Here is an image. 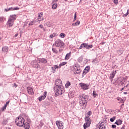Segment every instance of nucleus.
Segmentation results:
<instances>
[{
  "label": "nucleus",
  "instance_id": "a18cd8bd",
  "mask_svg": "<svg viewBox=\"0 0 129 129\" xmlns=\"http://www.w3.org/2000/svg\"><path fill=\"white\" fill-rule=\"evenodd\" d=\"M128 15H129V14H128V12H127L126 14L123 15V17L125 18V17H127Z\"/></svg>",
  "mask_w": 129,
  "mask_h": 129
},
{
  "label": "nucleus",
  "instance_id": "dca6fc26",
  "mask_svg": "<svg viewBox=\"0 0 129 129\" xmlns=\"http://www.w3.org/2000/svg\"><path fill=\"white\" fill-rule=\"evenodd\" d=\"M80 85L82 89H83L84 90H87V89H88V86L86 84L81 83L80 84Z\"/></svg>",
  "mask_w": 129,
  "mask_h": 129
},
{
  "label": "nucleus",
  "instance_id": "a19ab883",
  "mask_svg": "<svg viewBox=\"0 0 129 129\" xmlns=\"http://www.w3.org/2000/svg\"><path fill=\"white\" fill-rule=\"evenodd\" d=\"M60 36L61 38H65V37H66L65 33H60Z\"/></svg>",
  "mask_w": 129,
  "mask_h": 129
},
{
  "label": "nucleus",
  "instance_id": "c756f323",
  "mask_svg": "<svg viewBox=\"0 0 129 129\" xmlns=\"http://www.w3.org/2000/svg\"><path fill=\"white\" fill-rule=\"evenodd\" d=\"M52 51L53 53H55V54H58V53H59V51L54 47L52 48Z\"/></svg>",
  "mask_w": 129,
  "mask_h": 129
},
{
  "label": "nucleus",
  "instance_id": "6e6552de",
  "mask_svg": "<svg viewBox=\"0 0 129 129\" xmlns=\"http://www.w3.org/2000/svg\"><path fill=\"white\" fill-rule=\"evenodd\" d=\"M74 74H79L81 72L80 67L78 64L74 66Z\"/></svg>",
  "mask_w": 129,
  "mask_h": 129
},
{
  "label": "nucleus",
  "instance_id": "680f3d73",
  "mask_svg": "<svg viewBox=\"0 0 129 129\" xmlns=\"http://www.w3.org/2000/svg\"><path fill=\"white\" fill-rule=\"evenodd\" d=\"M123 105H124V104H122L120 106V109H121L122 108V106H123Z\"/></svg>",
  "mask_w": 129,
  "mask_h": 129
},
{
  "label": "nucleus",
  "instance_id": "7ed1b4c3",
  "mask_svg": "<svg viewBox=\"0 0 129 129\" xmlns=\"http://www.w3.org/2000/svg\"><path fill=\"white\" fill-rule=\"evenodd\" d=\"M25 122V119L23 117H17L15 120V123L18 126H23Z\"/></svg>",
  "mask_w": 129,
  "mask_h": 129
},
{
  "label": "nucleus",
  "instance_id": "5701e85b",
  "mask_svg": "<svg viewBox=\"0 0 129 129\" xmlns=\"http://www.w3.org/2000/svg\"><path fill=\"white\" fill-rule=\"evenodd\" d=\"M122 123V120L120 119H118L115 122V124H117V125H119Z\"/></svg>",
  "mask_w": 129,
  "mask_h": 129
},
{
  "label": "nucleus",
  "instance_id": "0e129e2a",
  "mask_svg": "<svg viewBox=\"0 0 129 129\" xmlns=\"http://www.w3.org/2000/svg\"><path fill=\"white\" fill-rule=\"evenodd\" d=\"M127 86H128V84H127V85H126L124 87H125V88H127Z\"/></svg>",
  "mask_w": 129,
  "mask_h": 129
},
{
  "label": "nucleus",
  "instance_id": "09e8293b",
  "mask_svg": "<svg viewBox=\"0 0 129 129\" xmlns=\"http://www.w3.org/2000/svg\"><path fill=\"white\" fill-rule=\"evenodd\" d=\"M6 108H7V106L4 105V106L2 107V110L4 111V110H5V109H6Z\"/></svg>",
  "mask_w": 129,
  "mask_h": 129
},
{
  "label": "nucleus",
  "instance_id": "c85d7f7f",
  "mask_svg": "<svg viewBox=\"0 0 129 129\" xmlns=\"http://www.w3.org/2000/svg\"><path fill=\"white\" fill-rule=\"evenodd\" d=\"M80 25V21H78L77 22L72 24V26L75 27L76 26H79Z\"/></svg>",
  "mask_w": 129,
  "mask_h": 129
},
{
  "label": "nucleus",
  "instance_id": "ddd939ff",
  "mask_svg": "<svg viewBox=\"0 0 129 129\" xmlns=\"http://www.w3.org/2000/svg\"><path fill=\"white\" fill-rule=\"evenodd\" d=\"M46 96H47V92L45 91L43 93V95L38 97L39 101H42V100H44L46 98Z\"/></svg>",
  "mask_w": 129,
  "mask_h": 129
},
{
  "label": "nucleus",
  "instance_id": "6e6d98bb",
  "mask_svg": "<svg viewBox=\"0 0 129 129\" xmlns=\"http://www.w3.org/2000/svg\"><path fill=\"white\" fill-rule=\"evenodd\" d=\"M59 53H61V52H63V49H61V48H59Z\"/></svg>",
  "mask_w": 129,
  "mask_h": 129
},
{
  "label": "nucleus",
  "instance_id": "37998d69",
  "mask_svg": "<svg viewBox=\"0 0 129 129\" xmlns=\"http://www.w3.org/2000/svg\"><path fill=\"white\" fill-rule=\"evenodd\" d=\"M18 10H20V8L15 7V8H13V11H18Z\"/></svg>",
  "mask_w": 129,
  "mask_h": 129
},
{
  "label": "nucleus",
  "instance_id": "e2e57ef3",
  "mask_svg": "<svg viewBox=\"0 0 129 129\" xmlns=\"http://www.w3.org/2000/svg\"><path fill=\"white\" fill-rule=\"evenodd\" d=\"M101 45H104V44H105V42L103 41L101 43Z\"/></svg>",
  "mask_w": 129,
  "mask_h": 129
},
{
  "label": "nucleus",
  "instance_id": "72a5a7b5",
  "mask_svg": "<svg viewBox=\"0 0 129 129\" xmlns=\"http://www.w3.org/2000/svg\"><path fill=\"white\" fill-rule=\"evenodd\" d=\"M117 100H118L119 101H120V103H123V102H124L123 101V99H121V98H119V97L117 98Z\"/></svg>",
  "mask_w": 129,
  "mask_h": 129
},
{
  "label": "nucleus",
  "instance_id": "603ef678",
  "mask_svg": "<svg viewBox=\"0 0 129 129\" xmlns=\"http://www.w3.org/2000/svg\"><path fill=\"white\" fill-rule=\"evenodd\" d=\"M116 125H114V124L112 125V128H116Z\"/></svg>",
  "mask_w": 129,
  "mask_h": 129
},
{
  "label": "nucleus",
  "instance_id": "79ce46f5",
  "mask_svg": "<svg viewBox=\"0 0 129 129\" xmlns=\"http://www.w3.org/2000/svg\"><path fill=\"white\" fill-rule=\"evenodd\" d=\"M8 122V119H7V120L5 119L3 121V124H7Z\"/></svg>",
  "mask_w": 129,
  "mask_h": 129
},
{
  "label": "nucleus",
  "instance_id": "aec40b11",
  "mask_svg": "<svg viewBox=\"0 0 129 129\" xmlns=\"http://www.w3.org/2000/svg\"><path fill=\"white\" fill-rule=\"evenodd\" d=\"M59 68V66H57V65H54V67H52L51 68L52 69V73H55V72H56V69H58Z\"/></svg>",
  "mask_w": 129,
  "mask_h": 129
},
{
  "label": "nucleus",
  "instance_id": "de8ad7c7",
  "mask_svg": "<svg viewBox=\"0 0 129 129\" xmlns=\"http://www.w3.org/2000/svg\"><path fill=\"white\" fill-rule=\"evenodd\" d=\"M76 20H77V17L76 16V13H75V15H74V21H76Z\"/></svg>",
  "mask_w": 129,
  "mask_h": 129
},
{
  "label": "nucleus",
  "instance_id": "20e7f679",
  "mask_svg": "<svg viewBox=\"0 0 129 129\" xmlns=\"http://www.w3.org/2000/svg\"><path fill=\"white\" fill-rule=\"evenodd\" d=\"M54 46L58 48H64V42L60 39H57L52 45L53 47H54Z\"/></svg>",
  "mask_w": 129,
  "mask_h": 129
},
{
  "label": "nucleus",
  "instance_id": "0eeeda50",
  "mask_svg": "<svg viewBox=\"0 0 129 129\" xmlns=\"http://www.w3.org/2000/svg\"><path fill=\"white\" fill-rule=\"evenodd\" d=\"M82 48H85V49H87V50H89L90 49L93 48V45H88V43H83L82 44H81L79 49L81 50V49H82Z\"/></svg>",
  "mask_w": 129,
  "mask_h": 129
},
{
  "label": "nucleus",
  "instance_id": "c9c22d12",
  "mask_svg": "<svg viewBox=\"0 0 129 129\" xmlns=\"http://www.w3.org/2000/svg\"><path fill=\"white\" fill-rule=\"evenodd\" d=\"M125 79L124 80V81H120V83L119 84L120 85H121L122 86H123L124 85V82H125Z\"/></svg>",
  "mask_w": 129,
  "mask_h": 129
},
{
  "label": "nucleus",
  "instance_id": "bb28decb",
  "mask_svg": "<svg viewBox=\"0 0 129 129\" xmlns=\"http://www.w3.org/2000/svg\"><path fill=\"white\" fill-rule=\"evenodd\" d=\"M92 95L95 98V97H96V96H98V94H97V93H96V91H95V90L93 91Z\"/></svg>",
  "mask_w": 129,
  "mask_h": 129
},
{
  "label": "nucleus",
  "instance_id": "9b49d317",
  "mask_svg": "<svg viewBox=\"0 0 129 129\" xmlns=\"http://www.w3.org/2000/svg\"><path fill=\"white\" fill-rule=\"evenodd\" d=\"M31 65L34 68H40V64L37 62L36 60H33L31 62Z\"/></svg>",
  "mask_w": 129,
  "mask_h": 129
},
{
  "label": "nucleus",
  "instance_id": "864d4df0",
  "mask_svg": "<svg viewBox=\"0 0 129 129\" xmlns=\"http://www.w3.org/2000/svg\"><path fill=\"white\" fill-rule=\"evenodd\" d=\"M9 103H10V101H7V102H6V104H5V105H6V107H7L8 104H9Z\"/></svg>",
  "mask_w": 129,
  "mask_h": 129
},
{
  "label": "nucleus",
  "instance_id": "69168bd1",
  "mask_svg": "<svg viewBox=\"0 0 129 129\" xmlns=\"http://www.w3.org/2000/svg\"><path fill=\"white\" fill-rule=\"evenodd\" d=\"M123 94H127V92H123Z\"/></svg>",
  "mask_w": 129,
  "mask_h": 129
},
{
  "label": "nucleus",
  "instance_id": "423d86ee",
  "mask_svg": "<svg viewBox=\"0 0 129 129\" xmlns=\"http://www.w3.org/2000/svg\"><path fill=\"white\" fill-rule=\"evenodd\" d=\"M62 88L64 87L62 84V81L60 79H57L55 81V85L54 86L53 88Z\"/></svg>",
  "mask_w": 129,
  "mask_h": 129
},
{
  "label": "nucleus",
  "instance_id": "2f4dec72",
  "mask_svg": "<svg viewBox=\"0 0 129 129\" xmlns=\"http://www.w3.org/2000/svg\"><path fill=\"white\" fill-rule=\"evenodd\" d=\"M66 64H67V62H62L60 63L58 66L59 69L61 68V66H64L66 65Z\"/></svg>",
  "mask_w": 129,
  "mask_h": 129
},
{
  "label": "nucleus",
  "instance_id": "9d476101",
  "mask_svg": "<svg viewBox=\"0 0 129 129\" xmlns=\"http://www.w3.org/2000/svg\"><path fill=\"white\" fill-rule=\"evenodd\" d=\"M56 124L58 129H63L64 128V123L62 121H56Z\"/></svg>",
  "mask_w": 129,
  "mask_h": 129
},
{
  "label": "nucleus",
  "instance_id": "f03ea898",
  "mask_svg": "<svg viewBox=\"0 0 129 129\" xmlns=\"http://www.w3.org/2000/svg\"><path fill=\"white\" fill-rule=\"evenodd\" d=\"M16 15H10V18H9L7 23V28L8 29V30H10V28L13 27V25H14V20H16Z\"/></svg>",
  "mask_w": 129,
  "mask_h": 129
},
{
  "label": "nucleus",
  "instance_id": "39448f33",
  "mask_svg": "<svg viewBox=\"0 0 129 129\" xmlns=\"http://www.w3.org/2000/svg\"><path fill=\"white\" fill-rule=\"evenodd\" d=\"M56 96L61 95L64 91V88H53Z\"/></svg>",
  "mask_w": 129,
  "mask_h": 129
},
{
  "label": "nucleus",
  "instance_id": "49530a36",
  "mask_svg": "<svg viewBox=\"0 0 129 129\" xmlns=\"http://www.w3.org/2000/svg\"><path fill=\"white\" fill-rule=\"evenodd\" d=\"M128 15H129V14H128V12H127L126 14L123 15V17L125 18V17H127Z\"/></svg>",
  "mask_w": 129,
  "mask_h": 129
},
{
  "label": "nucleus",
  "instance_id": "bf43d9fd",
  "mask_svg": "<svg viewBox=\"0 0 129 129\" xmlns=\"http://www.w3.org/2000/svg\"><path fill=\"white\" fill-rule=\"evenodd\" d=\"M124 127H125V125H123L122 127L120 129H124Z\"/></svg>",
  "mask_w": 129,
  "mask_h": 129
},
{
  "label": "nucleus",
  "instance_id": "774afa93",
  "mask_svg": "<svg viewBox=\"0 0 129 129\" xmlns=\"http://www.w3.org/2000/svg\"><path fill=\"white\" fill-rule=\"evenodd\" d=\"M127 12H128V14H129V10H127Z\"/></svg>",
  "mask_w": 129,
  "mask_h": 129
},
{
  "label": "nucleus",
  "instance_id": "393cba45",
  "mask_svg": "<svg viewBox=\"0 0 129 129\" xmlns=\"http://www.w3.org/2000/svg\"><path fill=\"white\" fill-rule=\"evenodd\" d=\"M52 6V9L53 10H56V9H57V7H58V4H56V3H51Z\"/></svg>",
  "mask_w": 129,
  "mask_h": 129
},
{
  "label": "nucleus",
  "instance_id": "c03bdc74",
  "mask_svg": "<svg viewBox=\"0 0 129 129\" xmlns=\"http://www.w3.org/2000/svg\"><path fill=\"white\" fill-rule=\"evenodd\" d=\"M113 3L114 4L117 5V4H118V0H113Z\"/></svg>",
  "mask_w": 129,
  "mask_h": 129
},
{
  "label": "nucleus",
  "instance_id": "412c9836",
  "mask_svg": "<svg viewBox=\"0 0 129 129\" xmlns=\"http://www.w3.org/2000/svg\"><path fill=\"white\" fill-rule=\"evenodd\" d=\"M23 125L25 129L30 128V123H29L28 122H24Z\"/></svg>",
  "mask_w": 129,
  "mask_h": 129
},
{
  "label": "nucleus",
  "instance_id": "f257e3e1",
  "mask_svg": "<svg viewBox=\"0 0 129 129\" xmlns=\"http://www.w3.org/2000/svg\"><path fill=\"white\" fill-rule=\"evenodd\" d=\"M92 114V112H91V111H89L87 113V116L85 117V120L86 122L84 124V129H86L87 127L90 126V124H91L90 115H91Z\"/></svg>",
  "mask_w": 129,
  "mask_h": 129
},
{
  "label": "nucleus",
  "instance_id": "2eb2a0df",
  "mask_svg": "<svg viewBox=\"0 0 129 129\" xmlns=\"http://www.w3.org/2000/svg\"><path fill=\"white\" fill-rule=\"evenodd\" d=\"M27 92L30 95H33L34 94V90L31 87H28L27 88Z\"/></svg>",
  "mask_w": 129,
  "mask_h": 129
},
{
  "label": "nucleus",
  "instance_id": "5fc2aeb1",
  "mask_svg": "<svg viewBox=\"0 0 129 129\" xmlns=\"http://www.w3.org/2000/svg\"><path fill=\"white\" fill-rule=\"evenodd\" d=\"M58 0H53L52 3H54L56 4L55 3H57V2H58Z\"/></svg>",
  "mask_w": 129,
  "mask_h": 129
},
{
  "label": "nucleus",
  "instance_id": "ea45409f",
  "mask_svg": "<svg viewBox=\"0 0 129 129\" xmlns=\"http://www.w3.org/2000/svg\"><path fill=\"white\" fill-rule=\"evenodd\" d=\"M9 11H13V7L5 9L6 12H9Z\"/></svg>",
  "mask_w": 129,
  "mask_h": 129
},
{
  "label": "nucleus",
  "instance_id": "58836bf2",
  "mask_svg": "<svg viewBox=\"0 0 129 129\" xmlns=\"http://www.w3.org/2000/svg\"><path fill=\"white\" fill-rule=\"evenodd\" d=\"M54 37H56V33H53L52 34L50 35L49 38H50V39H53Z\"/></svg>",
  "mask_w": 129,
  "mask_h": 129
},
{
  "label": "nucleus",
  "instance_id": "6ab92c4d",
  "mask_svg": "<svg viewBox=\"0 0 129 129\" xmlns=\"http://www.w3.org/2000/svg\"><path fill=\"white\" fill-rule=\"evenodd\" d=\"M39 62H40L41 63H43V64H46V63L48 62L47 59L44 58H40L39 59Z\"/></svg>",
  "mask_w": 129,
  "mask_h": 129
},
{
  "label": "nucleus",
  "instance_id": "7c9ffc66",
  "mask_svg": "<svg viewBox=\"0 0 129 129\" xmlns=\"http://www.w3.org/2000/svg\"><path fill=\"white\" fill-rule=\"evenodd\" d=\"M70 85H71V83H70V82L68 81L67 83L65 85L66 88H68L69 86H70Z\"/></svg>",
  "mask_w": 129,
  "mask_h": 129
},
{
  "label": "nucleus",
  "instance_id": "4d7b16f0",
  "mask_svg": "<svg viewBox=\"0 0 129 129\" xmlns=\"http://www.w3.org/2000/svg\"><path fill=\"white\" fill-rule=\"evenodd\" d=\"M39 28H40L41 29H43V25L41 24L39 26Z\"/></svg>",
  "mask_w": 129,
  "mask_h": 129
},
{
  "label": "nucleus",
  "instance_id": "473e14b6",
  "mask_svg": "<svg viewBox=\"0 0 129 129\" xmlns=\"http://www.w3.org/2000/svg\"><path fill=\"white\" fill-rule=\"evenodd\" d=\"M115 119H116V116H114L110 119V121L113 122Z\"/></svg>",
  "mask_w": 129,
  "mask_h": 129
},
{
  "label": "nucleus",
  "instance_id": "e433bc0d",
  "mask_svg": "<svg viewBox=\"0 0 129 129\" xmlns=\"http://www.w3.org/2000/svg\"><path fill=\"white\" fill-rule=\"evenodd\" d=\"M42 125H44V121L41 120L40 121L39 126H40V127H42Z\"/></svg>",
  "mask_w": 129,
  "mask_h": 129
},
{
  "label": "nucleus",
  "instance_id": "b1692460",
  "mask_svg": "<svg viewBox=\"0 0 129 129\" xmlns=\"http://www.w3.org/2000/svg\"><path fill=\"white\" fill-rule=\"evenodd\" d=\"M71 56V52H70L69 53H67L65 56V59L66 60H69L70 58V56Z\"/></svg>",
  "mask_w": 129,
  "mask_h": 129
},
{
  "label": "nucleus",
  "instance_id": "8fccbe9b",
  "mask_svg": "<svg viewBox=\"0 0 129 129\" xmlns=\"http://www.w3.org/2000/svg\"><path fill=\"white\" fill-rule=\"evenodd\" d=\"M13 87H15V88H16V87H18V85H17L16 83H14L13 85Z\"/></svg>",
  "mask_w": 129,
  "mask_h": 129
},
{
  "label": "nucleus",
  "instance_id": "cd10ccee",
  "mask_svg": "<svg viewBox=\"0 0 129 129\" xmlns=\"http://www.w3.org/2000/svg\"><path fill=\"white\" fill-rule=\"evenodd\" d=\"M83 60V56H81L78 58V62L81 63Z\"/></svg>",
  "mask_w": 129,
  "mask_h": 129
},
{
  "label": "nucleus",
  "instance_id": "1a4fd4ad",
  "mask_svg": "<svg viewBox=\"0 0 129 129\" xmlns=\"http://www.w3.org/2000/svg\"><path fill=\"white\" fill-rule=\"evenodd\" d=\"M79 104L80 106H81V109L86 108V106H87V101L81 100L80 101Z\"/></svg>",
  "mask_w": 129,
  "mask_h": 129
},
{
  "label": "nucleus",
  "instance_id": "f8f14e48",
  "mask_svg": "<svg viewBox=\"0 0 129 129\" xmlns=\"http://www.w3.org/2000/svg\"><path fill=\"white\" fill-rule=\"evenodd\" d=\"M90 71V67L89 66H87L85 69L84 70L83 72V75L82 77H84L85 75H86L87 73H88V72Z\"/></svg>",
  "mask_w": 129,
  "mask_h": 129
},
{
  "label": "nucleus",
  "instance_id": "f704fd0d",
  "mask_svg": "<svg viewBox=\"0 0 129 129\" xmlns=\"http://www.w3.org/2000/svg\"><path fill=\"white\" fill-rule=\"evenodd\" d=\"M93 64H94V65H96V64H98V60L97 59H94L92 61Z\"/></svg>",
  "mask_w": 129,
  "mask_h": 129
},
{
  "label": "nucleus",
  "instance_id": "a211bd4d",
  "mask_svg": "<svg viewBox=\"0 0 129 129\" xmlns=\"http://www.w3.org/2000/svg\"><path fill=\"white\" fill-rule=\"evenodd\" d=\"M37 20L39 22L43 21V12H41L38 16Z\"/></svg>",
  "mask_w": 129,
  "mask_h": 129
},
{
  "label": "nucleus",
  "instance_id": "a878e982",
  "mask_svg": "<svg viewBox=\"0 0 129 129\" xmlns=\"http://www.w3.org/2000/svg\"><path fill=\"white\" fill-rule=\"evenodd\" d=\"M98 128L99 129H105V126L104 125V124L103 122H102L98 126Z\"/></svg>",
  "mask_w": 129,
  "mask_h": 129
},
{
  "label": "nucleus",
  "instance_id": "338daca9",
  "mask_svg": "<svg viewBox=\"0 0 129 129\" xmlns=\"http://www.w3.org/2000/svg\"><path fill=\"white\" fill-rule=\"evenodd\" d=\"M18 34H16L15 35V37H18Z\"/></svg>",
  "mask_w": 129,
  "mask_h": 129
},
{
  "label": "nucleus",
  "instance_id": "052dcab7",
  "mask_svg": "<svg viewBox=\"0 0 129 129\" xmlns=\"http://www.w3.org/2000/svg\"><path fill=\"white\" fill-rule=\"evenodd\" d=\"M125 91H128L129 88H125Z\"/></svg>",
  "mask_w": 129,
  "mask_h": 129
},
{
  "label": "nucleus",
  "instance_id": "4c0bfd02",
  "mask_svg": "<svg viewBox=\"0 0 129 129\" xmlns=\"http://www.w3.org/2000/svg\"><path fill=\"white\" fill-rule=\"evenodd\" d=\"M28 25L29 26H33V25H35V20L30 22Z\"/></svg>",
  "mask_w": 129,
  "mask_h": 129
},
{
  "label": "nucleus",
  "instance_id": "3c124183",
  "mask_svg": "<svg viewBox=\"0 0 129 129\" xmlns=\"http://www.w3.org/2000/svg\"><path fill=\"white\" fill-rule=\"evenodd\" d=\"M1 22H4V17H0V23Z\"/></svg>",
  "mask_w": 129,
  "mask_h": 129
},
{
  "label": "nucleus",
  "instance_id": "4468645a",
  "mask_svg": "<svg viewBox=\"0 0 129 129\" xmlns=\"http://www.w3.org/2000/svg\"><path fill=\"white\" fill-rule=\"evenodd\" d=\"M115 74H116V71H113L111 72V74H110L109 79H110L111 82H112V80H113V78H114Z\"/></svg>",
  "mask_w": 129,
  "mask_h": 129
},
{
  "label": "nucleus",
  "instance_id": "13d9d810",
  "mask_svg": "<svg viewBox=\"0 0 129 129\" xmlns=\"http://www.w3.org/2000/svg\"><path fill=\"white\" fill-rule=\"evenodd\" d=\"M125 88V87H124L120 89V91H122V90H124Z\"/></svg>",
  "mask_w": 129,
  "mask_h": 129
},
{
  "label": "nucleus",
  "instance_id": "4be33fe9",
  "mask_svg": "<svg viewBox=\"0 0 129 129\" xmlns=\"http://www.w3.org/2000/svg\"><path fill=\"white\" fill-rule=\"evenodd\" d=\"M2 51H3V52L6 53V54H7L9 51V47H8V46H5V47H3Z\"/></svg>",
  "mask_w": 129,
  "mask_h": 129
},
{
  "label": "nucleus",
  "instance_id": "f3484780",
  "mask_svg": "<svg viewBox=\"0 0 129 129\" xmlns=\"http://www.w3.org/2000/svg\"><path fill=\"white\" fill-rule=\"evenodd\" d=\"M87 99V96L86 95L83 94L82 95H79V99H81V100H86Z\"/></svg>",
  "mask_w": 129,
  "mask_h": 129
}]
</instances>
